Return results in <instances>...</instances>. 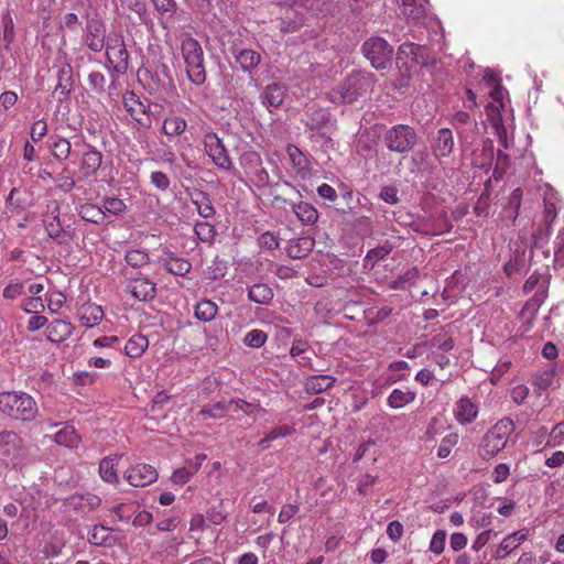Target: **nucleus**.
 <instances>
[{
  "mask_svg": "<svg viewBox=\"0 0 564 564\" xmlns=\"http://www.w3.org/2000/svg\"><path fill=\"white\" fill-rule=\"evenodd\" d=\"M0 413L12 421L29 423L36 419L39 406L35 399L24 391H2Z\"/></svg>",
  "mask_w": 564,
  "mask_h": 564,
  "instance_id": "1",
  "label": "nucleus"
},
{
  "mask_svg": "<svg viewBox=\"0 0 564 564\" xmlns=\"http://www.w3.org/2000/svg\"><path fill=\"white\" fill-rule=\"evenodd\" d=\"M181 54L185 63L187 78L196 86L206 82L204 51L200 43L191 33L180 35Z\"/></svg>",
  "mask_w": 564,
  "mask_h": 564,
  "instance_id": "2",
  "label": "nucleus"
},
{
  "mask_svg": "<svg viewBox=\"0 0 564 564\" xmlns=\"http://www.w3.org/2000/svg\"><path fill=\"white\" fill-rule=\"evenodd\" d=\"M516 425L510 417H502L496 422L482 436L478 446V455L484 460L492 459L503 451L508 444Z\"/></svg>",
  "mask_w": 564,
  "mask_h": 564,
  "instance_id": "3",
  "label": "nucleus"
},
{
  "mask_svg": "<svg viewBox=\"0 0 564 564\" xmlns=\"http://www.w3.org/2000/svg\"><path fill=\"white\" fill-rule=\"evenodd\" d=\"M310 0H285L279 3L276 28L282 33L297 32L307 21Z\"/></svg>",
  "mask_w": 564,
  "mask_h": 564,
  "instance_id": "4",
  "label": "nucleus"
},
{
  "mask_svg": "<svg viewBox=\"0 0 564 564\" xmlns=\"http://www.w3.org/2000/svg\"><path fill=\"white\" fill-rule=\"evenodd\" d=\"M370 83L369 75L352 74L327 94L328 99L334 104H351L368 91Z\"/></svg>",
  "mask_w": 564,
  "mask_h": 564,
  "instance_id": "5",
  "label": "nucleus"
},
{
  "mask_svg": "<svg viewBox=\"0 0 564 564\" xmlns=\"http://www.w3.org/2000/svg\"><path fill=\"white\" fill-rule=\"evenodd\" d=\"M62 204L57 199H51L46 204L45 213L43 214V227L47 237L59 246L69 245L75 234L62 225L61 215Z\"/></svg>",
  "mask_w": 564,
  "mask_h": 564,
  "instance_id": "6",
  "label": "nucleus"
},
{
  "mask_svg": "<svg viewBox=\"0 0 564 564\" xmlns=\"http://www.w3.org/2000/svg\"><path fill=\"white\" fill-rule=\"evenodd\" d=\"M419 134L409 124H395L389 128L383 134V143L391 152L403 156L409 154L417 144Z\"/></svg>",
  "mask_w": 564,
  "mask_h": 564,
  "instance_id": "7",
  "label": "nucleus"
},
{
  "mask_svg": "<svg viewBox=\"0 0 564 564\" xmlns=\"http://www.w3.org/2000/svg\"><path fill=\"white\" fill-rule=\"evenodd\" d=\"M239 163L256 187L263 188L269 185L270 175L262 166L260 153L253 150L246 151L240 155Z\"/></svg>",
  "mask_w": 564,
  "mask_h": 564,
  "instance_id": "8",
  "label": "nucleus"
},
{
  "mask_svg": "<svg viewBox=\"0 0 564 564\" xmlns=\"http://www.w3.org/2000/svg\"><path fill=\"white\" fill-rule=\"evenodd\" d=\"M362 53L375 68L383 69L392 58L393 48L384 39L375 36L362 44Z\"/></svg>",
  "mask_w": 564,
  "mask_h": 564,
  "instance_id": "9",
  "label": "nucleus"
},
{
  "mask_svg": "<svg viewBox=\"0 0 564 564\" xmlns=\"http://www.w3.org/2000/svg\"><path fill=\"white\" fill-rule=\"evenodd\" d=\"M204 149L212 162L220 170L231 171L232 161L223 140L215 132H207L204 135Z\"/></svg>",
  "mask_w": 564,
  "mask_h": 564,
  "instance_id": "10",
  "label": "nucleus"
},
{
  "mask_svg": "<svg viewBox=\"0 0 564 564\" xmlns=\"http://www.w3.org/2000/svg\"><path fill=\"white\" fill-rule=\"evenodd\" d=\"M122 274L126 278V291L138 301H150L156 295V285L140 273L133 274L123 269Z\"/></svg>",
  "mask_w": 564,
  "mask_h": 564,
  "instance_id": "11",
  "label": "nucleus"
},
{
  "mask_svg": "<svg viewBox=\"0 0 564 564\" xmlns=\"http://www.w3.org/2000/svg\"><path fill=\"white\" fill-rule=\"evenodd\" d=\"M127 482L133 487H145L158 480L159 473L150 464L138 463L124 471Z\"/></svg>",
  "mask_w": 564,
  "mask_h": 564,
  "instance_id": "12",
  "label": "nucleus"
},
{
  "mask_svg": "<svg viewBox=\"0 0 564 564\" xmlns=\"http://www.w3.org/2000/svg\"><path fill=\"white\" fill-rule=\"evenodd\" d=\"M102 163V153L90 143L84 142V151L79 161V178L87 180L97 174Z\"/></svg>",
  "mask_w": 564,
  "mask_h": 564,
  "instance_id": "13",
  "label": "nucleus"
},
{
  "mask_svg": "<svg viewBox=\"0 0 564 564\" xmlns=\"http://www.w3.org/2000/svg\"><path fill=\"white\" fill-rule=\"evenodd\" d=\"M23 441L14 431H0V456L10 462H14L23 454Z\"/></svg>",
  "mask_w": 564,
  "mask_h": 564,
  "instance_id": "14",
  "label": "nucleus"
},
{
  "mask_svg": "<svg viewBox=\"0 0 564 564\" xmlns=\"http://www.w3.org/2000/svg\"><path fill=\"white\" fill-rule=\"evenodd\" d=\"M108 61L117 70H126L128 67V51L124 45L123 37L116 35L109 37L105 44Z\"/></svg>",
  "mask_w": 564,
  "mask_h": 564,
  "instance_id": "15",
  "label": "nucleus"
},
{
  "mask_svg": "<svg viewBox=\"0 0 564 564\" xmlns=\"http://www.w3.org/2000/svg\"><path fill=\"white\" fill-rule=\"evenodd\" d=\"M529 536L530 530L528 528H522L508 534L498 545L494 557L496 560H505L511 552L517 550L524 541H527Z\"/></svg>",
  "mask_w": 564,
  "mask_h": 564,
  "instance_id": "16",
  "label": "nucleus"
},
{
  "mask_svg": "<svg viewBox=\"0 0 564 564\" xmlns=\"http://www.w3.org/2000/svg\"><path fill=\"white\" fill-rule=\"evenodd\" d=\"M478 412V404L468 397L458 399L453 409L455 420L462 425H468L475 422Z\"/></svg>",
  "mask_w": 564,
  "mask_h": 564,
  "instance_id": "17",
  "label": "nucleus"
},
{
  "mask_svg": "<svg viewBox=\"0 0 564 564\" xmlns=\"http://www.w3.org/2000/svg\"><path fill=\"white\" fill-rule=\"evenodd\" d=\"M105 33L106 26L104 22L97 19H91L87 22L84 42L93 52H100L106 44Z\"/></svg>",
  "mask_w": 564,
  "mask_h": 564,
  "instance_id": "18",
  "label": "nucleus"
},
{
  "mask_svg": "<svg viewBox=\"0 0 564 564\" xmlns=\"http://www.w3.org/2000/svg\"><path fill=\"white\" fill-rule=\"evenodd\" d=\"M77 316L82 326L93 328L100 324L105 316V313L100 305H97L91 302H86L83 303L77 308Z\"/></svg>",
  "mask_w": 564,
  "mask_h": 564,
  "instance_id": "19",
  "label": "nucleus"
},
{
  "mask_svg": "<svg viewBox=\"0 0 564 564\" xmlns=\"http://www.w3.org/2000/svg\"><path fill=\"white\" fill-rule=\"evenodd\" d=\"M75 326L64 319H53L46 326V338L53 344H61L67 340L74 333Z\"/></svg>",
  "mask_w": 564,
  "mask_h": 564,
  "instance_id": "20",
  "label": "nucleus"
},
{
  "mask_svg": "<svg viewBox=\"0 0 564 564\" xmlns=\"http://www.w3.org/2000/svg\"><path fill=\"white\" fill-rule=\"evenodd\" d=\"M232 54L236 64L243 73H251L261 62V54L252 48H235Z\"/></svg>",
  "mask_w": 564,
  "mask_h": 564,
  "instance_id": "21",
  "label": "nucleus"
},
{
  "mask_svg": "<svg viewBox=\"0 0 564 564\" xmlns=\"http://www.w3.org/2000/svg\"><path fill=\"white\" fill-rule=\"evenodd\" d=\"M453 132L447 128L437 131L436 138L432 144V151L436 159L448 158L454 149Z\"/></svg>",
  "mask_w": 564,
  "mask_h": 564,
  "instance_id": "22",
  "label": "nucleus"
},
{
  "mask_svg": "<svg viewBox=\"0 0 564 564\" xmlns=\"http://www.w3.org/2000/svg\"><path fill=\"white\" fill-rule=\"evenodd\" d=\"M315 241L311 237H300L289 240L286 253L292 259L305 258L314 248Z\"/></svg>",
  "mask_w": 564,
  "mask_h": 564,
  "instance_id": "23",
  "label": "nucleus"
},
{
  "mask_svg": "<svg viewBox=\"0 0 564 564\" xmlns=\"http://www.w3.org/2000/svg\"><path fill=\"white\" fill-rule=\"evenodd\" d=\"M285 150L292 167L304 177L311 171V163L307 156L294 144H288Z\"/></svg>",
  "mask_w": 564,
  "mask_h": 564,
  "instance_id": "24",
  "label": "nucleus"
},
{
  "mask_svg": "<svg viewBox=\"0 0 564 564\" xmlns=\"http://www.w3.org/2000/svg\"><path fill=\"white\" fill-rule=\"evenodd\" d=\"M556 378V370L554 367L540 370L532 376L531 383L534 388V393L540 397L543 391L551 388Z\"/></svg>",
  "mask_w": 564,
  "mask_h": 564,
  "instance_id": "25",
  "label": "nucleus"
},
{
  "mask_svg": "<svg viewBox=\"0 0 564 564\" xmlns=\"http://www.w3.org/2000/svg\"><path fill=\"white\" fill-rule=\"evenodd\" d=\"M399 55H406L416 65H426L429 62V50L424 45L405 42L399 47Z\"/></svg>",
  "mask_w": 564,
  "mask_h": 564,
  "instance_id": "26",
  "label": "nucleus"
},
{
  "mask_svg": "<svg viewBox=\"0 0 564 564\" xmlns=\"http://www.w3.org/2000/svg\"><path fill=\"white\" fill-rule=\"evenodd\" d=\"M336 378L327 375L310 376L305 379L304 388L307 393L317 394L330 389Z\"/></svg>",
  "mask_w": 564,
  "mask_h": 564,
  "instance_id": "27",
  "label": "nucleus"
},
{
  "mask_svg": "<svg viewBox=\"0 0 564 564\" xmlns=\"http://www.w3.org/2000/svg\"><path fill=\"white\" fill-rule=\"evenodd\" d=\"M122 102L124 106V109L129 115L135 120L141 121V117L147 113V107L140 100L138 95H135L133 91H126L122 95Z\"/></svg>",
  "mask_w": 564,
  "mask_h": 564,
  "instance_id": "28",
  "label": "nucleus"
},
{
  "mask_svg": "<svg viewBox=\"0 0 564 564\" xmlns=\"http://www.w3.org/2000/svg\"><path fill=\"white\" fill-rule=\"evenodd\" d=\"M120 455L108 456L99 463V475L101 479L109 484H118L119 476L117 473V465L120 459Z\"/></svg>",
  "mask_w": 564,
  "mask_h": 564,
  "instance_id": "29",
  "label": "nucleus"
},
{
  "mask_svg": "<svg viewBox=\"0 0 564 564\" xmlns=\"http://www.w3.org/2000/svg\"><path fill=\"white\" fill-rule=\"evenodd\" d=\"M77 212L83 220L95 225L104 224L106 220V212L95 204H83L77 208Z\"/></svg>",
  "mask_w": 564,
  "mask_h": 564,
  "instance_id": "30",
  "label": "nucleus"
},
{
  "mask_svg": "<svg viewBox=\"0 0 564 564\" xmlns=\"http://www.w3.org/2000/svg\"><path fill=\"white\" fill-rule=\"evenodd\" d=\"M285 97V88L276 83L270 84L265 87L262 94V104L267 107L278 108L282 105Z\"/></svg>",
  "mask_w": 564,
  "mask_h": 564,
  "instance_id": "31",
  "label": "nucleus"
},
{
  "mask_svg": "<svg viewBox=\"0 0 564 564\" xmlns=\"http://www.w3.org/2000/svg\"><path fill=\"white\" fill-rule=\"evenodd\" d=\"M51 153L59 162L68 160L72 153V144L68 139L61 135H52L50 138Z\"/></svg>",
  "mask_w": 564,
  "mask_h": 564,
  "instance_id": "32",
  "label": "nucleus"
},
{
  "mask_svg": "<svg viewBox=\"0 0 564 564\" xmlns=\"http://www.w3.org/2000/svg\"><path fill=\"white\" fill-rule=\"evenodd\" d=\"M191 200L203 218L208 219L215 216L216 210L207 193L198 191L192 195Z\"/></svg>",
  "mask_w": 564,
  "mask_h": 564,
  "instance_id": "33",
  "label": "nucleus"
},
{
  "mask_svg": "<svg viewBox=\"0 0 564 564\" xmlns=\"http://www.w3.org/2000/svg\"><path fill=\"white\" fill-rule=\"evenodd\" d=\"M228 411V404L225 401H217L204 405L202 410L196 414L197 421H205L208 419L219 420L225 416Z\"/></svg>",
  "mask_w": 564,
  "mask_h": 564,
  "instance_id": "34",
  "label": "nucleus"
},
{
  "mask_svg": "<svg viewBox=\"0 0 564 564\" xmlns=\"http://www.w3.org/2000/svg\"><path fill=\"white\" fill-rule=\"evenodd\" d=\"M495 147L491 139H485L481 143V151L479 154L474 153L473 164L476 167H489L494 161Z\"/></svg>",
  "mask_w": 564,
  "mask_h": 564,
  "instance_id": "35",
  "label": "nucleus"
},
{
  "mask_svg": "<svg viewBox=\"0 0 564 564\" xmlns=\"http://www.w3.org/2000/svg\"><path fill=\"white\" fill-rule=\"evenodd\" d=\"M218 314V306L215 302L208 299L200 300L194 306V316L200 322H210Z\"/></svg>",
  "mask_w": 564,
  "mask_h": 564,
  "instance_id": "36",
  "label": "nucleus"
},
{
  "mask_svg": "<svg viewBox=\"0 0 564 564\" xmlns=\"http://www.w3.org/2000/svg\"><path fill=\"white\" fill-rule=\"evenodd\" d=\"M292 209L294 214L296 215L297 219L303 225H313L318 219V213L316 208L306 203V202H300L297 204H292Z\"/></svg>",
  "mask_w": 564,
  "mask_h": 564,
  "instance_id": "37",
  "label": "nucleus"
},
{
  "mask_svg": "<svg viewBox=\"0 0 564 564\" xmlns=\"http://www.w3.org/2000/svg\"><path fill=\"white\" fill-rule=\"evenodd\" d=\"M416 398V393L411 390L394 389L387 399V403L391 409L398 410L412 403Z\"/></svg>",
  "mask_w": 564,
  "mask_h": 564,
  "instance_id": "38",
  "label": "nucleus"
},
{
  "mask_svg": "<svg viewBox=\"0 0 564 564\" xmlns=\"http://www.w3.org/2000/svg\"><path fill=\"white\" fill-rule=\"evenodd\" d=\"M148 347V338L141 334H134L126 343L124 351L127 356L131 358H139L144 354Z\"/></svg>",
  "mask_w": 564,
  "mask_h": 564,
  "instance_id": "39",
  "label": "nucleus"
},
{
  "mask_svg": "<svg viewBox=\"0 0 564 564\" xmlns=\"http://www.w3.org/2000/svg\"><path fill=\"white\" fill-rule=\"evenodd\" d=\"M272 289L264 283L253 284L248 292V299L254 303L268 305L273 299Z\"/></svg>",
  "mask_w": 564,
  "mask_h": 564,
  "instance_id": "40",
  "label": "nucleus"
},
{
  "mask_svg": "<svg viewBox=\"0 0 564 564\" xmlns=\"http://www.w3.org/2000/svg\"><path fill=\"white\" fill-rule=\"evenodd\" d=\"M54 441L56 444L68 447L76 448L80 442V437L78 436L76 430L72 425H65L62 430H59L55 436Z\"/></svg>",
  "mask_w": 564,
  "mask_h": 564,
  "instance_id": "41",
  "label": "nucleus"
},
{
  "mask_svg": "<svg viewBox=\"0 0 564 564\" xmlns=\"http://www.w3.org/2000/svg\"><path fill=\"white\" fill-rule=\"evenodd\" d=\"M187 127V122L180 116L167 117L163 121L162 131L167 137H177L182 134Z\"/></svg>",
  "mask_w": 564,
  "mask_h": 564,
  "instance_id": "42",
  "label": "nucleus"
},
{
  "mask_svg": "<svg viewBox=\"0 0 564 564\" xmlns=\"http://www.w3.org/2000/svg\"><path fill=\"white\" fill-rule=\"evenodd\" d=\"M163 267L167 272L178 276H184L192 269V264L188 260L177 257H171L165 260Z\"/></svg>",
  "mask_w": 564,
  "mask_h": 564,
  "instance_id": "43",
  "label": "nucleus"
},
{
  "mask_svg": "<svg viewBox=\"0 0 564 564\" xmlns=\"http://www.w3.org/2000/svg\"><path fill=\"white\" fill-rule=\"evenodd\" d=\"M401 3V13L408 19L416 20L424 15V7L417 0H397Z\"/></svg>",
  "mask_w": 564,
  "mask_h": 564,
  "instance_id": "44",
  "label": "nucleus"
},
{
  "mask_svg": "<svg viewBox=\"0 0 564 564\" xmlns=\"http://www.w3.org/2000/svg\"><path fill=\"white\" fill-rule=\"evenodd\" d=\"M126 263L133 268H142L150 263V257L148 252L140 249H131L126 252L124 256Z\"/></svg>",
  "mask_w": 564,
  "mask_h": 564,
  "instance_id": "45",
  "label": "nucleus"
},
{
  "mask_svg": "<svg viewBox=\"0 0 564 564\" xmlns=\"http://www.w3.org/2000/svg\"><path fill=\"white\" fill-rule=\"evenodd\" d=\"M459 435L458 433H449L441 440L440 446L437 448V457L438 458H447L452 452V449L458 444Z\"/></svg>",
  "mask_w": 564,
  "mask_h": 564,
  "instance_id": "46",
  "label": "nucleus"
},
{
  "mask_svg": "<svg viewBox=\"0 0 564 564\" xmlns=\"http://www.w3.org/2000/svg\"><path fill=\"white\" fill-rule=\"evenodd\" d=\"M194 231L203 242H212L216 236L215 227L208 221H197L194 226Z\"/></svg>",
  "mask_w": 564,
  "mask_h": 564,
  "instance_id": "47",
  "label": "nucleus"
},
{
  "mask_svg": "<svg viewBox=\"0 0 564 564\" xmlns=\"http://www.w3.org/2000/svg\"><path fill=\"white\" fill-rule=\"evenodd\" d=\"M206 524V519L202 513H195L192 516L189 520L188 531L191 533V538L195 539L196 542L202 538V533L204 532Z\"/></svg>",
  "mask_w": 564,
  "mask_h": 564,
  "instance_id": "48",
  "label": "nucleus"
},
{
  "mask_svg": "<svg viewBox=\"0 0 564 564\" xmlns=\"http://www.w3.org/2000/svg\"><path fill=\"white\" fill-rule=\"evenodd\" d=\"M268 339L267 334L261 329H252L248 332L243 338V344L251 348L262 347Z\"/></svg>",
  "mask_w": 564,
  "mask_h": 564,
  "instance_id": "49",
  "label": "nucleus"
},
{
  "mask_svg": "<svg viewBox=\"0 0 564 564\" xmlns=\"http://www.w3.org/2000/svg\"><path fill=\"white\" fill-rule=\"evenodd\" d=\"M104 210L106 213L112 214L115 216H119L123 214L127 209V205L124 202L117 197H107L104 200Z\"/></svg>",
  "mask_w": 564,
  "mask_h": 564,
  "instance_id": "50",
  "label": "nucleus"
},
{
  "mask_svg": "<svg viewBox=\"0 0 564 564\" xmlns=\"http://www.w3.org/2000/svg\"><path fill=\"white\" fill-rule=\"evenodd\" d=\"M485 79L491 84L494 87L489 93L490 97L494 101L498 102L501 107H503V93L505 89L500 83V80L494 75H486Z\"/></svg>",
  "mask_w": 564,
  "mask_h": 564,
  "instance_id": "51",
  "label": "nucleus"
},
{
  "mask_svg": "<svg viewBox=\"0 0 564 564\" xmlns=\"http://www.w3.org/2000/svg\"><path fill=\"white\" fill-rule=\"evenodd\" d=\"M110 538V531L104 525H95L89 533V542L95 545H104Z\"/></svg>",
  "mask_w": 564,
  "mask_h": 564,
  "instance_id": "52",
  "label": "nucleus"
},
{
  "mask_svg": "<svg viewBox=\"0 0 564 564\" xmlns=\"http://www.w3.org/2000/svg\"><path fill=\"white\" fill-rule=\"evenodd\" d=\"M196 474L195 469L192 466L181 467L174 470L172 474L171 480L175 485H185L191 478Z\"/></svg>",
  "mask_w": 564,
  "mask_h": 564,
  "instance_id": "53",
  "label": "nucleus"
},
{
  "mask_svg": "<svg viewBox=\"0 0 564 564\" xmlns=\"http://www.w3.org/2000/svg\"><path fill=\"white\" fill-rule=\"evenodd\" d=\"M445 542H446V532L443 530H437L433 534L431 543H430L431 552L435 553L436 555L442 554L445 549Z\"/></svg>",
  "mask_w": 564,
  "mask_h": 564,
  "instance_id": "54",
  "label": "nucleus"
},
{
  "mask_svg": "<svg viewBox=\"0 0 564 564\" xmlns=\"http://www.w3.org/2000/svg\"><path fill=\"white\" fill-rule=\"evenodd\" d=\"M432 346L436 347L441 351L447 352L454 348L455 343L451 336L438 334L433 337Z\"/></svg>",
  "mask_w": 564,
  "mask_h": 564,
  "instance_id": "55",
  "label": "nucleus"
},
{
  "mask_svg": "<svg viewBox=\"0 0 564 564\" xmlns=\"http://www.w3.org/2000/svg\"><path fill=\"white\" fill-rule=\"evenodd\" d=\"M150 181L155 188L163 192L166 191L171 185L167 175L161 171L152 172L150 175Z\"/></svg>",
  "mask_w": 564,
  "mask_h": 564,
  "instance_id": "56",
  "label": "nucleus"
},
{
  "mask_svg": "<svg viewBox=\"0 0 564 564\" xmlns=\"http://www.w3.org/2000/svg\"><path fill=\"white\" fill-rule=\"evenodd\" d=\"M295 432L292 425L282 424L267 433V440L275 441L292 435Z\"/></svg>",
  "mask_w": 564,
  "mask_h": 564,
  "instance_id": "57",
  "label": "nucleus"
},
{
  "mask_svg": "<svg viewBox=\"0 0 564 564\" xmlns=\"http://www.w3.org/2000/svg\"><path fill=\"white\" fill-rule=\"evenodd\" d=\"M444 429L443 420L438 416H433L425 431L426 440H434Z\"/></svg>",
  "mask_w": 564,
  "mask_h": 564,
  "instance_id": "58",
  "label": "nucleus"
},
{
  "mask_svg": "<svg viewBox=\"0 0 564 564\" xmlns=\"http://www.w3.org/2000/svg\"><path fill=\"white\" fill-rule=\"evenodd\" d=\"M88 84L95 93H102L105 90L106 77L100 72H91L88 76Z\"/></svg>",
  "mask_w": 564,
  "mask_h": 564,
  "instance_id": "59",
  "label": "nucleus"
},
{
  "mask_svg": "<svg viewBox=\"0 0 564 564\" xmlns=\"http://www.w3.org/2000/svg\"><path fill=\"white\" fill-rule=\"evenodd\" d=\"M47 133V123L45 120H36L31 127V139L34 142H40Z\"/></svg>",
  "mask_w": 564,
  "mask_h": 564,
  "instance_id": "60",
  "label": "nucleus"
},
{
  "mask_svg": "<svg viewBox=\"0 0 564 564\" xmlns=\"http://www.w3.org/2000/svg\"><path fill=\"white\" fill-rule=\"evenodd\" d=\"M529 388L525 384H517L512 388L510 397L517 404H523L529 397Z\"/></svg>",
  "mask_w": 564,
  "mask_h": 564,
  "instance_id": "61",
  "label": "nucleus"
},
{
  "mask_svg": "<svg viewBox=\"0 0 564 564\" xmlns=\"http://www.w3.org/2000/svg\"><path fill=\"white\" fill-rule=\"evenodd\" d=\"M378 480L377 476H372L370 474H366L358 479L357 491L360 496H366L368 494V489L372 487Z\"/></svg>",
  "mask_w": 564,
  "mask_h": 564,
  "instance_id": "62",
  "label": "nucleus"
},
{
  "mask_svg": "<svg viewBox=\"0 0 564 564\" xmlns=\"http://www.w3.org/2000/svg\"><path fill=\"white\" fill-rule=\"evenodd\" d=\"M259 243L262 248L274 250L279 247L280 241L274 232L267 231L260 236Z\"/></svg>",
  "mask_w": 564,
  "mask_h": 564,
  "instance_id": "63",
  "label": "nucleus"
},
{
  "mask_svg": "<svg viewBox=\"0 0 564 564\" xmlns=\"http://www.w3.org/2000/svg\"><path fill=\"white\" fill-rule=\"evenodd\" d=\"M510 475V467L508 464H498L492 471V481L495 484H501L508 479Z\"/></svg>",
  "mask_w": 564,
  "mask_h": 564,
  "instance_id": "64",
  "label": "nucleus"
}]
</instances>
